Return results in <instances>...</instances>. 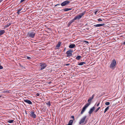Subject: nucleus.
Masks as SVG:
<instances>
[{
  "label": "nucleus",
  "mask_w": 125,
  "mask_h": 125,
  "mask_svg": "<svg viewBox=\"0 0 125 125\" xmlns=\"http://www.w3.org/2000/svg\"><path fill=\"white\" fill-rule=\"evenodd\" d=\"M116 64V61L115 59L113 60L110 64V67L112 69H114L115 67Z\"/></svg>",
  "instance_id": "f257e3e1"
},
{
  "label": "nucleus",
  "mask_w": 125,
  "mask_h": 125,
  "mask_svg": "<svg viewBox=\"0 0 125 125\" xmlns=\"http://www.w3.org/2000/svg\"><path fill=\"white\" fill-rule=\"evenodd\" d=\"M29 37L34 38L35 36V33L33 31H30L27 33Z\"/></svg>",
  "instance_id": "f03ea898"
},
{
  "label": "nucleus",
  "mask_w": 125,
  "mask_h": 125,
  "mask_svg": "<svg viewBox=\"0 0 125 125\" xmlns=\"http://www.w3.org/2000/svg\"><path fill=\"white\" fill-rule=\"evenodd\" d=\"M85 13V11L81 13L80 14L78 15L75 16L74 18V19L76 20H79L82 18V16L84 15Z\"/></svg>",
  "instance_id": "7ed1b4c3"
},
{
  "label": "nucleus",
  "mask_w": 125,
  "mask_h": 125,
  "mask_svg": "<svg viewBox=\"0 0 125 125\" xmlns=\"http://www.w3.org/2000/svg\"><path fill=\"white\" fill-rule=\"evenodd\" d=\"M30 112V117L34 118H36V115L34 113V110L32 111H31Z\"/></svg>",
  "instance_id": "20e7f679"
},
{
  "label": "nucleus",
  "mask_w": 125,
  "mask_h": 125,
  "mask_svg": "<svg viewBox=\"0 0 125 125\" xmlns=\"http://www.w3.org/2000/svg\"><path fill=\"white\" fill-rule=\"evenodd\" d=\"M73 51L72 50H69L68 51H67L66 53V54H67L66 56L67 57H68L70 56H71L72 55V53L73 52Z\"/></svg>",
  "instance_id": "39448f33"
},
{
  "label": "nucleus",
  "mask_w": 125,
  "mask_h": 125,
  "mask_svg": "<svg viewBox=\"0 0 125 125\" xmlns=\"http://www.w3.org/2000/svg\"><path fill=\"white\" fill-rule=\"evenodd\" d=\"M89 104H87L84 105V107L83 108V109L81 112V114H82L83 113V112L85 111L86 108L89 106Z\"/></svg>",
  "instance_id": "423d86ee"
},
{
  "label": "nucleus",
  "mask_w": 125,
  "mask_h": 125,
  "mask_svg": "<svg viewBox=\"0 0 125 125\" xmlns=\"http://www.w3.org/2000/svg\"><path fill=\"white\" fill-rule=\"evenodd\" d=\"M70 2L69 1L67 0L62 2L61 3V5L62 6H64L69 4Z\"/></svg>",
  "instance_id": "0eeeda50"
},
{
  "label": "nucleus",
  "mask_w": 125,
  "mask_h": 125,
  "mask_svg": "<svg viewBox=\"0 0 125 125\" xmlns=\"http://www.w3.org/2000/svg\"><path fill=\"white\" fill-rule=\"evenodd\" d=\"M47 66V64L46 63H43L41 64V63L40 65V69L41 70H42L44 69Z\"/></svg>",
  "instance_id": "6e6552de"
},
{
  "label": "nucleus",
  "mask_w": 125,
  "mask_h": 125,
  "mask_svg": "<svg viewBox=\"0 0 125 125\" xmlns=\"http://www.w3.org/2000/svg\"><path fill=\"white\" fill-rule=\"evenodd\" d=\"M86 117V116H85L83 117L80 120L79 123L80 124H81L82 123H83L85 121V120Z\"/></svg>",
  "instance_id": "1a4fd4ad"
},
{
  "label": "nucleus",
  "mask_w": 125,
  "mask_h": 125,
  "mask_svg": "<svg viewBox=\"0 0 125 125\" xmlns=\"http://www.w3.org/2000/svg\"><path fill=\"white\" fill-rule=\"evenodd\" d=\"M94 96V94H93L91 97H90L89 98V99L88 100V103H87V104H89V105L91 104V100L92 99H93Z\"/></svg>",
  "instance_id": "9d476101"
},
{
  "label": "nucleus",
  "mask_w": 125,
  "mask_h": 125,
  "mask_svg": "<svg viewBox=\"0 0 125 125\" xmlns=\"http://www.w3.org/2000/svg\"><path fill=\"white\" fill-rule=\"evenodd\" d=\"M24 101L29 104H32V103L31 101L27 99L24 100Z\"/></svg>",
  "instance_id": "9b49d317"
},
{
  "label": "nucleus",
  "mask_w": 125,
  "mask_h": 125,
  "mask_svg": "<svg viewBox=\"0 0 125 125\" xmlns=\"http://www.w3.org/2000/svg\"><path fill=\"white\" fill-rule=\"evenodd\" d=\"M95 109V108L94 106L92 108H91L89 111V114H91L94 110Z\"/></svg>",
  "instance_id": "f8f14e48"
},
{
  "label": "nucleus",
  "mask_w": 125,
  "mask_h": 125,
  "mask_svg": "<svg viewBox=\"0 0 125 125\" xmlns=\"http://www.w3.org/2000/svg\"><path fill=\"white\" fill-rule=\"evenodd\" d=\"M104 23H102L95 25H94V26L95 27H98L104 26Z\"/></svg>",
  "instance_id": "ddd939ff"
},
{
  "label": "nucleus",
  "mask_w": 125,
  "mask_h": 125,
  "mask_svg": "<svg viewBox=\"0 0 125 125\" xmlns=\"http://www.w3.org/2000/svg\"><path fill=\"white\" fill-rule=\"evenodd\" d=\"M61 43L62 42H59L58 44H57L56 46V49H58V48L60 47Z\"/></svg>",
  "instance_id": "4468645a"
},
{
  "label": "nucleus",
  "mask_w": 125,
  "mask_h": 125,
  "mask_svg": "<svg viewBox=\"0 0 125 125\" xmlns=\"http://www.w3.org/2000/svg\"><path fill=\"white\" fill-rule=\"evenodd\" d=\"M5 31L4 30H0V36L3 35L5 33Z\"/></svg>",
  "instance_id": "2eb2a0df"
},
{
  "label": "nucleus",
  "mask_w": 125,
  "mask_h": 125,
  "mask_svg": "<svg viewBox=\"0 0 125 125\" xmlns=\"http://www.w3.org/2000/svg\"><path fill=\"white\" fill-rule=\"evenodd\" d=\"M72 9L71 8H65L62 10H63L64 11H67L69 10H70Z\"/></svg>",
  "instance_id": "dca6fc26"
},
{
  "label": "nucleus",
  "mask_w": 125,
  "mask_h": 125,
  "mask_svg": "<svg viewBox=\"0 0 125 125\" xmlns=\"http://www.w3.org/2000/svg\"><path fill=\"white\" fill-rule=\"evenodd\" d=\"M75 47V45L74 44H72L70 45L69 47L70 48H73Z\"/></svg>",
  "instance_id": "f3484780"
},
{
  "label": "nucleus",
  "mask_w": 125,
  "mask_h": 125,
  "mask_svg": "<svg viewBox=\"0 0 125 125\" xmlns=\"http://www.w3.org/2000/svg\"><path fill=\"white\" fill-rule=\"evenodd\" d=\"M73 122V120H70L68 124L70 125H72V124Z\"/></svg>",
  "instance_id": "a211bd4d"
},
{
  "label": "nucleus",
  "mask_w": 125,
  "mask_h": 125,
  "mask_svg": "<svg viewBox=\"0 0 125 125\" xmlns=\"http://www.w3.org/2000/svg\"><path fill=\"white\" fill-rule=\"evenodd\" d=\"M81 57L80 56H78L76 57V60H79L81 58Z\"/></svg>",
  "instance_id": "6ab92c4d"
},
{
  "label": "nucleus",
  "mask_w": 125,
  "mask_h": 125,
  "mask_svg": "<svg viewBox=\"0 0 125 125\" xmlns=\"http://www.w3.org/2000/svg\"><path fill=\"white\" fill-rule=\"evenodd\" d=\"M85 62H80L78 64V65H83V64H85Z\"/></svg>",
  "instance_id": "aec40b11"
},
{
  "label": "nucleus",
  "mask_w": 125,
  "mask_h": 125,
  "mask_svg": "<svg viewBox=\"0 0 125 125\" xmlns=\"http://www.w3.org/2000/svg\"><path fill=\"white\" fill-rule=\"evenodd\" d=\"M14 121L13 120H9L7 121V122L9 123H13Z\"/></svg>",
  "instance_id": "412c9836"
},
{
  "label": "nucleus",
  "mask_w": 125,
  "mask_h": 125,
  "mask_svg": "<svg viewBox=\"0 0 125 125\" xmlns=\"http://www.w3.org/2000/svg\"><path fill=\"white\" fill-rule=\"evenodd\" d=\"M11 24V23H8L5 26V28H7V27H9L10 26Z\"/></svg>",
  "instance_id": "4be33fe9"
},
{
  "label": "nucleus",
  "mask_w": 125,
  "mask_h": 125,
  "mask_svg": "<svg viewBox=\"0 0 125 125\" xmlns=\"http://www.w3.org/2000/svg\"><path fill=\"white\" fill-rule=\"evenodd\" d=\"M109 106H108L105 109V110L104 111V113H105L107 111V110L109 109Z\"/></svg>",
  "instance_id": "5701e85b"
},
{
  "label": "nucleus",
  "mask_w": 125,
  "mask_h": 125,
  "mask_svg": "<svg viewBox=\"0 0 125 125\" xmlns=\"http://www.w3.org/2000/svg\"><path fill=\"white\" fill-rule=\"evenodd\" d=\"M46 104L47 105H48L49 106H50L51 105L50 102V101H48V103H46Z\"/></svg>",
  "instance_id": "b1692460"
},
{
  "label": "nucleus",
  "mask_w": 125,
  "mask_h": 125,
  "mask_svg": "<svg viewBox=\"0 0 125 125\" xmlns=\"http://www.w3.org/2000/svg\"><path fill=\"white\" fill-rule=\"evenodd\" d=\"M22 10L21 9H19V10H18V11L17 12V13L18 14H19L20 12H20L21 10Z\"/></svg>",
  "instance_id": "393cba45"
},
{
  "label": "nucleus",
  "mask_w": 125,
  "mask_h": 125,
  "mask_svg": "<svg viewBox=\"0 0 125 125\" xmlns=\"http://www.w3.org/2000/svg\"><path fill=\"white\" fill-rule=\"evenodd\" d=\"M100 107H98L97 108L95 111V112H97L98 110L100 109Z\"/></svg>",
  "instance_id": "a878e982"
},
{
  "label": "nucleus",
  "mask_w": 125,
  "mask_h": 125,
  "mask_svg": "<svg viewBox=\"0 0 125 125\" xmlns=\"http://www.w3.org/2000/svg\"><path fill=\"white\" fill-rule=\"evenodd\" d=\"M110 104V103L109 102H106L105 103V104L106 105H109Z\"/></svg>",
  "instance_id": "bb28decb"
},
{
  "label": "nucleus",
  "mask_w": 125,
  "mask_h": 125,
  "mask_svg": "<svg viewBox=\"0 0 125 125\" xmlns=\"http://www.w3.org/2000/svg\"><path fill=\"white\" fill-rule=\"evenodd\" d=\"M75 20L74 19V18L73 19L71 20L70 22L72 24L73 22Z\"/></svg>",
  "instance_id": "cd10ccee"
},
{
  "label": "nucleus",
  "mask_w": 125,
  "mask_h": 125,
  "mask_svg": "<svg viewBox=\"0 0 125 125\" xmlns=\"http://www.w3.org/2000/svg\"><path fill=\"white\" fill-rule=\"evenodd\" d=\"M71 24V23L70 22H69L67 26L68 27H69L70 26Z\"/></svg>",
  "instance_id": "c85d7f7f"
},
{
  "label": "nucleus",
  "mask_w": 125,
  "mask_h": 125,
  "mask_svg": "<svg viewBox=\"0 0 125 125\" xmlns=\"http://www.w3.org/2000/svg\"><path fill=\"white\" fill-rule=\"evenodd\" d=\"M35 95L37 96H39L40 95V94L38 93H37Z\"/></svg>",
  "instance_id": "c756f323"
},
{
  "label": "nucleus",
  "mask_w": 125,
  "mask_h": 125,
  "mask_svg": "<svg viewBox=\"0 0 125 125\" xmlns=\"http://www.w3.org/2000/svg\"><path fill=\"white\" fill-rule=\"evenodd\" d=\"M97 20L99 21H102L101 18H99Z\"/></svg>",
  "instance_id": "7c9ffc66"
},
{
  "label": "nucleus",
  "mask_w": 125,
  "mask_h": 125,
  "mask_svg": "<svg viewBox=\"0 0 125 125\" xmlns=\"http://www.w3.org/2000/svg\"><path fill=\"white\" fill-rule=\"evenodd\" d=\"M31 57H27V58L29 60H30L31 59Z\"/></svg>",
  "instance_id": "2f4dec72"
},
{
  "label": "nucleus",
  "mask_w": 125,
  "mask_h": 125,
  "mask_svg": "<svg viewBox=\"0 0 125 125\" xmlns=\"http://www.w3.org/2000/svg\"><path fill=\"white\" fill-rule=\"evenodd\" d=\"M71 118H73V120H74V116L73 115H72V116H71Z\"/></svg>",
  "instance_id": "473e14b6"
},
{
  "label": "nucleus",
  "mask_w": 125,
  "mask_h": 125,
  "mask_svg": "<svg viewBox=\"0 0 125 125\" xmlns=\"http://www.w3.org/2000/svg\"><path fill=\"white\" fill-rule=\"evenodd\" d=\"M25 0H21L20 1V3H22Z\"/></svg>",
  "instance_id": "72a5a7b5"
},
{
  "label": "nucleus",
  "mask_w": 125,
  "mask_h": 125,
  "mask_svg": "<svg viewBox=\"0 0 125 125\" xmlns=\"http://www.w3.org/2000/svg\"><path fill=\"white\" fill-rule=\"evenodd\" d=\"M100 102H99L96 105H97V106H98L99 105V104H100Z\"/></svg>",
  "instance_id": "f704fd0d"
},
{
  "label": "nucleus",
  "mask_w": 125,
  "mask_h": 125,
  "mask_svg": "<svg viewBox=\"0 0 125 125\" xmlns=\"http://www.w3.org/2000/svg\"><path fill=\"white\" fill-rule=\"evenodd\" d=\"M98 10H96L95 11V12L94 13L95 14H97V12Z\"/></svg>",
  "instance_id": "c9c22d12"
},
{
  "label": "nucleus",
  "mask_w": 125,
  "mask_h": 125,
  "mask_svg": "<svg viewBox=\"0 0 125 125\" xmlns=\"http://www.w3.org/2000/svg\"><path fill=\"white\" fill-rule=\"evenodd\" d=\"M60 5V4H56V5H55V6L56 7V6H57L58 5Z\"/></svg>",
  "instance_id": "e433bc0d"
},
{
  "label": "nucleus",
  "mask_w": 125,
  "mask_h": 125,
  "mask_svg": "<svg viewBox=\"0 0 125 125\" xmlns=\"http://www.w3.org/2000/svg\"><path fill=\"white\" fill-rule=\"evenodd\" d=\"M84 42H85L86 43H88V42L86 41H84Z\"/></svg>",
  "instance_id": "4c0bfd02"
},
{
  "label": "nucleus",
  "mask_w": 125,
  "mask_h": 125,
  "mask_svg": "<svg viewBox=\"0 0 125 125\" xmlns=\"http://www.w3.org/2000/svg\"><path fill=\"white\" fill-rule=\"evenodd\" d=\"M69 65V64H66V66H68Z\"/></svg>",
  "instance_id": "58836bf2"
},
{
  "label": "nucleus",
  "mask_w": 125,
  "mask_h": 125,
  "mask_svg": "<svg viewBox=\"0 0 125 125\" xmlns=\"http://www.w3.org/2000/svg\"><path fill=\"white\" fill-rule=\"evenodd\" d=\"M87 121V120H86L85 121V123H84V124H85L86 123Z\"/></svg>",
  "instance_id": "ea45409f"
},
{
  "label": "nucleus",
  "mask_w": 125,
  "mask_h": 125,
  "mask_svg": "<svg viewBox=\"0 0 125 125\" xmlns=\"http://www.w3.org/2000/svg\"><path fill=\"white\" fill-rule=\"evenodd\" d=\"M123 43L124 44V45H125V42H123Z\"/></svg>",
  "instance_id": "a19ab883"
},
{
  "label": "nucleus",
  "mask_w": 125,
  "mask_h": 125,
  "mask_svg": "<svg viewBox=\"0 0 125 125\" xmlns=\"http://www.w3.org/2000/svg\"><path fill=\"white\" fill-rule=\"evenodd\" d=\"M2 1V0H0V3Z\"/></svg>",
  "instance_id": "79ce46f5"
},
{
  "label": "nucleus",
  "mask_w": 125,
  "mask_h": 125,
  "mask_svg": "<svg viewBox=\"0 0 125 125\" xmlns=\"http://www.w3.org/2000/svg\"><path fill=\"white\" fill-rule=\"evenodd\" d=\"M65 49H66V48H65L64 49V51H65Z\"/></svg>",
  "instance_id": "37998d69"
},
{
  "label": "nucleus",
  "mask_w": 125,
  "mask_h": 125,
  "mask_svg": "<svg viewBox=\"0 0 125 125\" xmlns=\"http://www.w3.org/2000/svg\"><path fill=\"white\" fill-rule=\"evenodd\" d=\"M0 97H1V96H0Z\"/></svg>",
  "instance_id": "c03bdc74"
}]
</instances>
